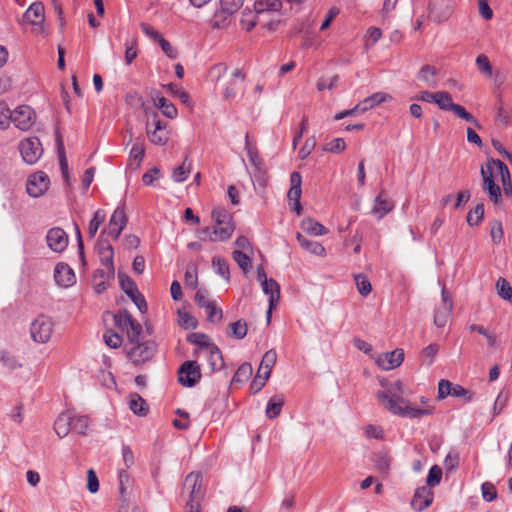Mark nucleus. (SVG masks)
Listing matches in <instances>:
<instances>
[{
	"label": "nucleus",
	"instance_id": "obj_1",
	"mask_svg": "<svg viewBox=\"0 0 512 512\" xmlns=\"http://www.w3.org/2000/svg\"><path fill=\"white\" fill-rule=\"evenodd\" d=\"M408 395L404 383L401 380H396L386 390L378 391L376 398L390 413L400 417L420 419L434 413L435 407L430 404L429 398L421 396L419 401L422 406L417 407L403 398V396Z\"/></svg>",
	"mask_w": 512,
	"mask_h": 512
},
{
	"label": "nucleus",
	"instance_id": "obj_2",
	"mask_svg": "<svg viewBox=\"0 0 512 512\" xmlns=\"http://www.w3.org/2000/svg\"><path fill=\"white\" fill-rule=\"evenodd\" d=\"M124 349L128 359L133 364L141 365L153 358L156 352V344L152 341L126 343Z\"/></svg>",
	"mask_w": 512,
	"mask_h": 512
},
{
	"label": "nucleus",
	"instance_id": "obj_3",
	"mask_svg": "<svg viewBox=\"0 0 512 512\" xmlns=\"http://www.w3.org/2000/svg\"><path fill=\"white\" fill-rule=\"evenodd\" d=\"M211 217L216 224L214 235L220 240H228L234 231L230 213L224 208H215L211 212Z\"/></svg>",
	"mask_w": 512,
	"mask_h": 512
},
{
	"label": "nucleus",
	"instance_id": "obj_4",
	"mask_svg": "<svg viewBox=\"0 0 512 512\" xmlns=\"http://www.w3.org/2000/svg\"><path fill=\"white\" fill-rule=\"evenodd\" d=\"M54 332L53 320L45 315H39L32 323L30 327V333L32 339L41 344L47 343Z\"/></svg>",
	"mask_w": 512,
	"mask_h": 512
},
{
	"label": "nucleus",
	"instance_id": "obj_5",
	"mask_svg": "<svg viewBox=\"0 0 512 512\" xmlns=\"http://www.w3.org/2000/svg\"><path fill=\"white\" fill-rule=\"evenodd\" d=\"M18 147L23 161L30 165L35 164L43 153L41 142L37 137L23 139Z\"/></svg>",
	"mask_w": 512,
	"mask_h": 512
},
{
	"label": "nucleus",
	"instance_id": "obj_6",
	"mask_svg": "<svg viewBox=\"0 0 512 512\" xmlns=\"http://www.w3.org/2000/svg\"><path fill=\"white\" fill-rule=\"evenodd\" d=\"M44 6L40 2L32 3L23 14V22L32 25V33L39 35L44 31Z\"/></svg>",
	"mask_w": 512,
	"mask_h": 512
},
{
	"label": "nucleus",
	"instance_id": "obj_7",
	"mask_svg": "<svg viewBox=\"0 0 512 512\" xmlns=\"http://www.w3.org/2000/svg\"><path fill=\"white\" fill-rule=\"evenodd\" d=\"M201 379V370L196 361H185L178 370V381L184 387H193Z\"/></svg>",
	"mask_w": 512,
	"mask_h": 512
},
{
	"label": "nucleus",
	"instance_id": "obj_8",
	"mask_svg": "<svg viewBox=\"0 0 512 512\" xmlns=\"http://www.w3.org/2000/svg\"><path fill=\"white\" fill-rule=\"evenodd\" d=\"M183 490L189 494L187 502H200L204 495L202 490V475L197 472L189 473L184 479Z\"/></svg>",
	"mask_w": 512,
	"mask_h": 512
},
{
	"label": "nucleus",
	"instance_id": "obj_9",
	"mask_svg": "<svg viewBox=\"0 0 512 512\" xmlns=\"http://www.w3.org/2000/svg\"><path fill=\"white\" fill-rule=\"evenodd\" d=\"M35 122V112L28 105H20L13 111L12 123L22 131L29 130Z\"/></svg>",
	"mask_w": 512,
	"mask_h": 512
},
{
	"label": "nucleus",
	"instance_id": "obj_10",
	"mask_svg": "<svg viewBox=\"0 0 512 512\" xmlns=\"http://www.w3.org/2000/svg\"><path fill=\"white\" fill-rule=\"evenodd\" d=\"M97 252L99 255L100 262L103 266H105V270H107L106 277H114L115 276V266H114V250L112 245L107 241L100 239L96 245Z\"/></svg>",
	"mask_w": 512,
	"mask_h": 512
},
{
	"label": "nucleus",
	"instance_id": "obj_11",
	"mask_svg": "<svg viewBox=\"0 0 512 512\" xmlns=\"http://www.w3.org/2000/svg\"><path fill=\"white\" fill-rule=\"evenodd\" d=\"M50 184L49 177L42 171L32 174L26 184L27 193L34 198L42 196Z\"/></svg>",
	"mask_w": 512,
	"mask_h": 512
},
{
	"label": "nucleus",
	"instance_id": "obj_12",
	"mask_svg": "<svg viewBox=\"0 0 512 512\" xmlns=\"http://www.w3.org/2000/svg\"><path fill=\"white\" fill-rule=\"evenodd\" d=\"M48 247L55 253L63 252L69 243L68 234L60 227H53L46 234Z\"/></svg>",
	"mask_w": 512,
	"mask_h": 512
},
{
	"label": "nucleus",
	"instance_id": "obj_13",
	"mask_svg": "<svg viewBox=\"0 0 512 512\" xmlns=\"http://www.w3.org/2000/svg\"><path fill=\"white\" fill-rule=\"evenodd\" d=\"M441 297H442L441 305L439 307H437V309L435 310V314H434V324L438 328H442L446 325V323L449 319L450 313L452 311V306H453L452 300L449 297V295L445 289V286L442 287Z\"/></svg>",
	"mask_w": 512,
	"mask_h": 512
},
{
	"label": "nucleus",
	"instance_id": "obj_14",
	"mask_svg": "<svg viewBox=\"0 0 512 512\" xmlns=\"http://www.w3.org/2000/svg\"><path fill=\"white\" fill-rule=\"evenodd\" d=\"M451 15V9L447 0H430L428 5L429 18L437 23L446 21Z\"/></svg>",
	"mask_w": 512,
	"mask_h": 512
},
{
	"label": "nucleus",
	"instance_id": "obj_15",
	"mask_svg": "<svg viewBox=\"0 0 512 512\" xmlns=\"http://www.w3.org/2000/svg\"><path fill=\"white\" fill-rule=\"evenodd\" d=\"M404 360L403 349H395L378 356L376 363L383 370H392L402 364Z\"/></svg>",
	"mask_w": 512,
	"mask_h": 512
},
{
	"label": "nucleus",
	"instance_id": "obj_16",
	"mask_svg": "<svg viewBox=\"0 0 512 512\" xmlns=\"http://www.w3.org/2000/svg\"><path fill=\"white\" fill-rule=\"evenodd\" d=\"M394 209V202L389 198L384 190H381L374 199L371 213L378 219H382L385 215Z\"/></svg>",
	"mask_w": 512,
	"mask_h": 512
},
{
	"label": "nucleus",
	"instance_id": "obj_17",
	"mask_svg": "<svg viewBox=\"0 0 512 512\" xmlns=\"http://www.w3.org/2000/svg\"><path fill=\"white\" fill-rule=\"evenodd\" d=\"M54 279L57 285L69 287L76 282V276L73 269L66 263L56 264L54 269Z\"/></svg>",
	"mask_w": 512,
	"mask_h": 512
},
{
	"label": "nucleus",
	"instance_id": "obj_18",
	"mask_svg": "<svg viewBox=\"0 0 512 512\" xmlns=\"http://www.w3.org/2000/svg\"><path fill=\"white\" fill-rule=\"evenodd\" d=\"M433 501V493L427 486L419 487L415 490L413 498L411 500V507L421 512L431 505Z\"/></svg>",
	"mask_w": 512,
	"mask_h": 512
},
{
	"label": "nucleus",
	"instance_id": "obj_19",
	"mask_svg": "<svg viewBox=\"0 0 512 512\" xmlns=\"http://www.w3.org/2000/svg\"><path fill=\"white\" fill-rule=\"evenodd\" d=\"M245 148L247 150V155L251 165L255 168L256 172L258 173V175H255L257 177L258 182L261 185H264L265 174L263 171V161L259 156L258 150L250 144L248 134H246L245 136Z\"/></svg>",
	"mask_w": 512,
	"mask_h": 512
},
{
	"label": "nucleus",
	"instance_id": "obj_20",
	"mask_svg": "<svg viewBox=\"0 0 512 512\" xmlns=\"http://www.w3.org/2000/svg\"><path fill=\"white\" fill-rule=\"evenodd\" d=\"M166 123L162 122L161 120L157 119L154 122V129L151 130L149 126L146 127V133L148 136V139L155 145L163 146L165 145L168 140V133L166 131Z\"/></svg>",
	"mask_w": 512,
	"mask_h": 512
},
{
	"label": "nucleus",
	"instance_id": "obj_21",
	"mask_svg": "<svg viewBox=\"0 0 512 512\" xmlns=\"http://www.w3.org/2000/svg\"><path fill=\"white\" fill-rule=\"evenodd\" d=\"M374 468L382 475H388L392 463V457L388 451L380 450L371 455Z\"/></svg>",
	"mask_w": 512,
	"mask_h": 512
},
{
	"label": "nucleus",
	"instance_id": "obj_22",
	"mask_svg": "<svg viewBox=\"0 0 512 512\" xmlns=\"http://www.w3.org/2000/svg\"><path fill=\"white\" fill-rule=\"evenodd\" d=\"M261 287L264 294L268 296V304L270 305V308H275L280 301L279 284L274 279L270 278L265 279Z\"/></svg>",
	"mask_w": 512,
	"mask_h": 512
},
{
	"label": "nucleus",
	"instance_id": "obj_23",
	"mask_svg": "<svg viewBox=\"0 0 512 512\" xmlns=\"http://www.w3.org/2000/svg\"><path fill=\"white\" fill-rule=\"evenodd\" d=\"M152 98L155 107L160 109L165 117L173 119L177 116V108L172 102L161 96L159 93H156Z\"/></svg>",
	"mask_w": 512,
	"mask_h": 512
},
{
	"label": "nucleus",
	"instance_id": "obj_24",
	"mask_svg": "<svg viewBox=\"0 0 512 512\" xmlns=\"http://www.w3.org/2000/svg\"><path fill=\"white\" fill-rule=\"evenodd\" d=\"M207 347L203 354L207 356L211 370L213 372L221 370L224 367V359L220 349L215 344Z\"/></svg>",
	"mask_w": 512,
	"mask_h": 512
},
{
	"label": "nucleus",
	"instance_id": "obj_25",
	"mask_svg": "<svg viewBox=\"0 0 512 512\" xmlns=\"http://www.w3.org/2000/svg\"><path fill=\"white\" fill-rule=\"evenodd\" d=\"M296 239L298 244L304 250H307L308 252L316 256H325L326 250L320 242L309 240L306 237H304L300 232L296 234Z\"/></svg>",
	"mask_w": 512,
	"mask_h": 512
},
{
	"label": "nucleus",
	"instance_id": "obj_26",
	"mask_svg": "<svg viewBox=\"0 0 512 512\" xmlns=\"http://www.w3.org/2000/svg\"><path fill=\"white\" fill-rule=\"evenodd\" d=\"M54 430L59 438L67 436L72 430V414L69 412L60 414L54 423Z\"/></svg>",
	"mask_w": 512,
	"mask_h": 512
},
{
	"label": "nucleus",
	"instance_id": "obj_27",
	"mask_svg": "<svg viewBox=\"0 0 512 512\" xmlns=\"http://www.w3.org/2000/svg\"><path fill=\"white\" fill-rule=\"evenodd\" d=\"M187 341L191 344L197 345V349L194 351V355L199 356L205 350L207 346H211L213 343L209 342V337L206 334L194 332L187 336Z\"/></svg>",
	"mask_w": 512,
	"mask_h": 512
},
{
	"label": "nucleus",
	"instance_id": "obj_28",
	"mask_svg": "<svg viewBox=\"0 0 512 512\" xmlns=\"http://www.w3.org/2000/svg\"><path fill=\"white\" fill-rule=\"evenodd\" d=\"M437 70L430 65H424L417 74V79L424 82L428 87L435 88L438 85L436 80Z\"/></svg>",
	"mask_w": 512,
	"mask_h": 512
},
{
	"label": "nucleus",
	"instance_id": "obj_29",
	"mask_svg": "<svg viewBox=\"0 0 512 512\" xmlns=\"http://www.w3.org/2000/svg\"><path fill=\"white\" fill-rule=\"evenodd\" d=\"M391 99V96L387 93H384V92H376L370 96H368L367 98H365L363 100V102H361L362 106L361 107V112H366L367 110L369 109H372L374 107H376L377 105L383 103V102H386L387 100H390Z\"/></svg>",
	"mask_w": 512,
	"mask_h": 512
},
{
	"label": "nucleus",
	"instance_id": "obj_30",
	"mask_svg": "<svg viewBox=\"0 0 512 512\" xmlns=\"http://www.w3.org/2000/svg\"><path fill=\"white\" fill-rule=\"evenodd\" d=\"M277 360V353L275 350H268L262 357L258 372L266 375V378L270 377L273 366Z\"/></svg>",
	"mask_w": 512,
	"mask_h": 512
},
{
	"label": "nucleus",
	"instance_id": "obj_31",
	"mask_svg": "<svg viewBox=\"0 0 512 512\" xmlns=\"http://www.w3.org/2000/svg\"><path fill=\"white\" fill-rule=\"evenodd\" d=\"M284 404V398L281 395L272 396L266 406V416L269 419L278 417L281 413L282 406Z\"/></svg>",
	"mask_w": 512,
	"mask_h": 512
},
{
	"label": "nucleus",
	"instance_id": "obj_32",
	"mask_svg": "<svg viewBox=\"0 0 512 512\" xmlns=\"http://www.w3.org/2000/svg\"><path fill=\"white\" fill-rule=\"evenodd\" d=\"M282 7L281 0H255L254 10L256 14H261L267 11L276 12Z\"/></svg>",
	"mask_w": 512,
	"mask_h": 512
},
{
	"label": "nucleus",
	"instance_id": "obj_33",
	"mask_svg": "<svg viewBox=\"0 0 512 512\" xmlns=\"http://www.w3.org/2000/svg\"><path fill=\"white\" fill-rule=\"evenodd\" d=\"M107 270L98 269L94 272V283L93 287L96 293L100 294L104 292L108 287V282L114 277H106Z\"/></svg>",
	"mask_w": 512,
	"mask_h": 512
},
{
	"label": "nucleus",
	"instance_id": "obj_34",
	"mask_svg": "<svg viewBox=\"0 0 512 512\" xmlns=\"http://www.w3.org/2000/svg\"><path fill=\"white\" fill-rule=\"evenodd\" d=\"M302 229L314 236H322L327 233L326 228L321 223L311 218L302 221Z\"/></svg>",
	"mask_w": 512,
	"mask_h": 512
},
{
	"label": "nucleus",
	"instance_id": "obj_35",
	"mask_svg": "<svg viewBox=\"0 0 512 512\" xmlns=\"http://www.w3.org/2000/svg\"><path fill=\"white\" fill-rule=\"evenodd\" d=\"M127 216L125 214L124 207H118L115 209L109 220L108 228H119L123 230L127 224Z\"/></svg>",
	"mask_w": 512,
	"mask_h": 512
},
{
	"label": "nucleus",
	"instance_id": "obj_36",
	"mask_svg": "<svg viewBox=\"0 0 512 512\" xmlns=\"http://www.w3.org/2000/svg\"><path fill=\"white\" fill-rule=\"evenodd\" d=\"M484 183V189L487 191L490 199L495 203H501L502 201V194L500 187L495 184L493 179H489V176L485 177Z\"/></svg>",
	"mask_w": 512,
	"mask_h": 512
},
{
	"label": "nucleus",
	"instance_id": "obj_37",
	"mask_svg": "<svg viewBox=\"0 0 512 512\" xmlns=\"http://www.w3.org/2000/svg\"><path fill=\"white\" fill-rule=\"evenodd\" d=\"M129 407L136 415L144 416L148 412V407L145 400L137 394L131 395L129 400Z\"/></svg>",
	"mask_w": 512,
	"mask_h": 512
},
{
	"label": "nucleus",
	"instance_id": "obj_38",
	"mask_svg": "<svg viewBox=\"0 0 512 512\" xmlns=\"http://www.w3.org/2000/svg\"><path fill=\"white\" fill-rule=\"evenodd\" d=\"M253 373L252 365L248 362L239 366L232 378V383H244L250 379Z\"/></svg>",
	"mask_w": 512,
	"mask_h": 512
},
{
	"label": "nucleus",
	"instance_id": "obj_39",
	"mask_svg": "<svg viewBox=\"0 0 512 512\" xmlns=\"http://www.w3.org/2000/svg\"><path fill=\"white\" fill-rule=\"evenodd\" d=\"M121 289L128 297H132L138 291L135 281L124 273L118 274Z\"/></svg>",
	"mask_w": 512,
	"mask_h": 512
},
{
	"label": "nucleus",
	"instance_id": "obj_40",
	"mask_svg": "<svg viewBox=\"0 0 512 512\" xmlns=\"http://www.w3.org/2000/svg\"><path fill=\"white\" fill-rule=\"evenodd\" d=\"M232 257L244 273L250 271L252 267L251 258L246 253L237 249L232 252Z\"/></svg>",
	"mask_w": 512,
	"mask_h": 512
},
{
	"label": "nucleus",
	"instance_id": "obj_41",
	"mask_svg": "<svg viewBox=\"0 0 512 512\" xmlns=\"http://www.w3.org/2000/svg\"><path fill=\"white\" fill-rule=\"evenodd\" d=\"M126 330H127V338H128L127 343H136V342L143 341L142 326L134 319L131 320V324L128 327V329H126Z\"/></svg>",
	"mask_w": 512,
	"mask_h": 512
},
{
	"label": "nucleus",
	"instance_id": "obj_42",
	"mask_svg": "<svg viewBox=\"0 0 512 512\" xmlns=\"http://www.w3.org/2000/svg\"><path fill=\"white\" fill-rule=\"evenodd\" d=\"M89 426V418L85 415H72V431L85 435Z\"/></svg>",
	"mask_w": 512,
	"mask_h": 512
},
{
	"label": "nucleus",
	"instance_id": "obj_43",
	"mask_svg": "<svg viewBox=\"0 0 512 512\" xmlns=\"http://www.w3.org/2000/svg\"><path fill=\"white\" fill-rule=\"evenodd\" d=\"M187 160L185 158L184 162L173 170L172 179L177 183L184 182L191 171V163L187 164Z\"/></svg>",
	"mask_w": 512,
	"mask_h": 512
},
{
	"label": "nucleus",
	"instance_id": "obj_44",
	"mask_svg": "<svg viewBox=\"0 0 512 512\" xmlns=\"http://www.w3.org/2000/svg\"><path fill=\"white\" fill-rule=\"evenodd\" d=\"M450 111H452L459 118L467 122L473 123L477 128H481L476 118L471 113L466 111V109L463 106L453 103V105L450 106Z\"/></svg>",
	"mask_w": 512,
	"mask_h": 512
},
{
	"label": "nucleus",
	"instance_id": "obj_45",
	"mask_svg": "<svg viewBox=\"0 0 512 512\" xmlns=\"http://www.w3.org/2000/svg\"><path fill=\"white\" fill-rule=\"evenodd\" d=\"M244 0H220L221 10L219 13L226 15H233L243 5Z\"/></svg>",
	"mask_w": 512,
	"mask_h": 512
},
{
	"label": "nucleus",
	"instance_id": "obj_46",
	"mask_svg": "<svg viewBox=\"0 0 512 512\" xmlns=\"http://www.w3.org/2000/svg\"><path fill=\"white\" fill-rule=\"evenodd\" d=\"M484 217V205L482 203L477 204L467 214V223L470 226H477Z\"/></svg>",
	"mask_w": 512,
	"mask_h": 512
},
{
	"label": "nucleus",
	"instance_id": "obj_47",
	"mask_svg": "<svg viewBox=\"0 0 512 512\" xmlns=\"http://www.w3.org/2000/svg\"><path fill=\"white\" fill-rule=\"evenodd\" d=\"M212 266L218 275L222 276L227 282H229V280H230L229 266L223 258H221V257L213 258Z\"/></svg>",
	"mask_w": 512,
	"mask_h": 512
},
{
	"label": "nucleus",
	"instance_id": "obj_48",
	"mask_svg": "<svg viewBox=\"0 0 512 512\" xmlns=\"http://www.w3.org/2000/svg\"><path fill=\"white\" fill-rule=\"evenodd\" d=\"M105 212L103 210H97L95 213H94V216L93 218L91 219L90 223H89V227H88V234H89V237L90 238H93L100 225L104 222L105 220Z\"/></svg>",
	"mask_w": 512,
	"mask_h": 512
},
{
	"label": "nucleus",
	"instance_id": "obj_49",
	"mask_svg": "<svg viewBox=\"0 0 512 512\" xmlns=\"http://www.w3.org/2000/svg\"><path fill=\"white\" fill-rule=\"evenodd\" d=\"M382 37V31L378 27H370L365 35V49L372 48Z\"/></svg>",
	"mask_w": 512,
	"mask_h": 512
},
{
	"label": "nucleus",
	"instance_id": "obj_50",
	"mask_svg": "<svg viewBox=\"0 0 512 512\" xmlns=\"http://www.w3.org/2000/svg\"><path fill=\"white\" fill-rule=\"evenodd\" d=\"M57 149L58 159L62 175L65 179L68 178V162L65 155L64 145L59 135H57Z\"/></svg>",
	"mask_w": 512,
	"mask_h": 512
},
{
	"label": "nucleus",
	"instance_id": "obj_51",
	"mask_svg": "<svg viewBox=\"0 0 512 512\" xmlns=\"http://www.w3.org/2000/svg\"><path fill=\"white\" fill-rule=\"evenodd\" d=\"M434 103L438 105V107L445 111H450V106L453 105L452 97L448 92H435Z\"/></svg>",
	"mask_w": 512,
	"mask_h": 512
},
{
	"label": "nucleus",
	"instance_id": "obj_52",
	"mask_svg": "<svg viewBox=\"0 0 512 512\" xmlns=\"http://www.w3.org/2000/svg\"><path fill=\"white\" fill-rule=\"evenodd\" d=\"M364 434L368 439L384 440L385 433L381 426L368 424L363 428Z\"/></svg>",
	"mask_w": 512,
	"mask_h": 512
},
{
	"label": "nucleus",
	"instance_id": "obj_53",
	"mask_svg": "<svg viewBox=\"0 0 512 512\" xmlns=\"http://www.w3.org/2000/svg\"><path fill=\"white\" fill-rule=\"evenodd\" d=\"M354 277L358 292L362 296H367L372 290V286L369 279L363 274H357Z\"/></svg>",
	"mask_w": 512,
	"mask_h": 512
},
{
	"label": "nucleus",
	"instance_id": "obj_54",
	"mask_svg": "<svg viewBox=\"0 0 512 512\" xmlns=\"http://www.w3.org/2000/svg\"><path fill=\"white\" fill-rule=\"evenodd\" d=\"M492 165L495 167V170L500 174L502 184L505 187L507 185V183L510 182V177H511L508 167L506 166V164L504 162H502L499 159L492 160Z\"/></svg>",
	"mask_w": 512,
	"mask_h": 512
},
{
	"label": "nucleus",
	"instance_id": "obj_55",
	"mask_svg": "<svg viewBox=\"0 0 512 512\" xmlns=\"http://www.w3.org/2000/svg\"><path fill=\"white\" fill-rule=\"evenodd\" d=\"M166 87L169 89L172 95L180 99L182 103L188 106L191 105L190 96L186 91L183 90L182 87L173 83L168 84Z\"/></svg>",
	"mask_w": 512,
	"mask_h": 512
},
{
	"label": "nucleus",
	"instance_id": "obj_56",
	"mask_svg": "<svg viewBox=\"0 0 512 512\" xmlns=\"http://www.w3.org/2000/svg\"><path fill=\"white\" fill-rule=\"evenodd\" d=\"M13 112L4 101H0V128L5 129L12 122Z\"/></svg>",
	"mask_w": 512,
	"mask_h": 512
},
{
	"label": "nucleus",
	"instance_id": "obj_57",
	"mask_svg": "<svg viewBox=\"0 0 512 512\" xmlns=\"http://www.w3.org/2000/svg\"><path fill=\"white\" fill-rule=\"evenodd\" d=\"M496 289H497L498 295L505 301L512 294L511 284L505 278H502V277H500L497 280Z\"/></svg>",
	"mask_w": 512,
	"mask_h": 512
},
{
	"label": "nucleus",
	"instance_id": "obj_58",
	"mask_svg": "<svg viewBox=\"0 0 512 512\" xmlns=\"http://www.w3.org/2000/svg\"><path fill=\"white\" fill-rule=\"evenodd\" d=\"M132 319L133 317L126 310L119 311L117 314L114 315V323L117 327L121 329H128Z\"/></svg>",
	"mask_w": 512,
	"mask_h": 512
},
{
	"label": "nucleus",
	"instance_id": "obj_59",
	"mask_svg": "<svg viewBox=\"0 0 512 512\" xmlns=\"http://www.w3.org/2000/svg\"><path fill=\"white\" fill-rule=\"evenodd\" d=\"M346 148V143L343 138H335L325 144L323 150L330 153H339Z\"/></svg>",
	"mask_w": 512,
	"mask_h": 512
},
{
	"label": "nucleus",
	"instance_id": "obj_60",
	"mask_svg": "<svg viewBox=\"0 0 512 512\" xmlns=\"http://www.w3.org/2000/svg\"><path fill=\"white\" fill-rule=\"evenodd\" d=\"M103 337L105 344L110 348L116 349L122 345V337L119 334L112 332L111 330L107 331Z\"/></svg>",
	"mask_w": 512,
	"mask_h": 512
},
{
	"label": "nucleus",
	"instance_id": "obj_61",
	"mask_svg": "<svg viewBox=\"0 0 512 512\" xmlns=\"http://www.w3.org/2000/svg\"><path fill=\"white\" fill-rule=\"evenodd\" d=\"M241 26L246 31H251L256 26L255 16L251 10L245 9L242 12Z\"/></svg>",
	"mask_w": 512,
	"mask_h": 512
},
{
	"label": "nucleus",
	"instance_id": "obj_62",
	"mask_svg": "<svg viewBox=\"0 0 512 512\" xmlns=\"http://www.w3.org/2000/svg\"><path fill=\"white\" fill-rule=\"evenodd\" d=\"M145 156V148L142 143L136 142L129 153V159L137 161V166L140 165Z\"/></svg>",
	"mask_w": 512,
	"mask_h": 512
},
{
	"label": "nucleus",
	"instance_id": "obj_63",
	"mask_svg": "<svg viewBox=\"0 0 512 512\" xmlns=\"http://www.w3.org/2000/svg\"><path fill=\"white\" fill-rule=\"evenodd\" d=\"M232 334L237 339H243L247 335V323L242 320H238L231 324Z\"/></svg>",
	"mask_w": 512,
	"mask_h": 512
},
{
	"label": "nucleus",
	"instance_id": "obj_64",
	"mask_svg": "<svg viewBox=\"0 0 512 512\" xmlns=\"http://www.w3.org/2000/svg\"><path fill=\"white\" fill-rule=\"evenodd\" d=\"M442 478V470L437 465L432 466L429 469L428 475H427V484L429 486H436L440 483Z\"/></svg>",
	"mask_w": 512,
	"mask_h": 512
}]
</instances>
